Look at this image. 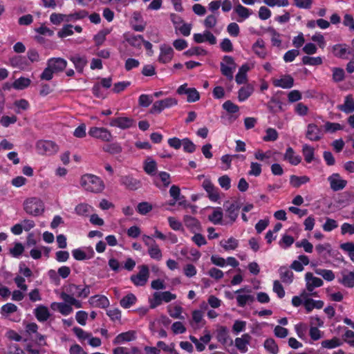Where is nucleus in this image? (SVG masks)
Wrapping results in <instances>:
<instances>
[{
    "label": "nucleus",
    "instance_id": "obj_1",
    "mask_svg": "<svg viewBox=\"0 0 354 354\" xmlns=\"http://www.w3.org/2000/svg\"><path fill=\"white\" fill-rule=\"evenodd\" d=\"M82 187L87 192L100 193L104 189V183L98 176L93 174L83 175L80 180Z\"/></svg>",
    "mask_w": 354,
    "mask_h": 354
},
{
    "label": "nucleus",
    "instance_id": "obj_2",
    "mask_svg": "<svg viewBox=\"0 0 354 354\" xmlns=\"http://www.w3.org/2000/svg\"><path fill=\"white\" fill-rule=\"evenodd\" d=\"M24 209L27 214L37 216L44 212V206L39 198H30L24 201Z\"/></svg>",
    "mask_w": 354,
    "mask_h": 354
},
{
    "label": "nucleus",
    "instance_id": "obj_3",
    "mask_svg": "<svg viewBox=\"0 0 354 354\" xmlns=\"http://www.w3.org/2000/svg\"><path fill=\"white\" fill-rule=\"evenodd\" d=\"M178 104V100L175 97H167L160 100L156 101L150 109V113L159 114L164 109L171 108Z\"/></svg>",
    "mask_w": 354,
    "mask_h": 354
},
{
    "label": "nucleus",
    "instance_id": "obj_4",
    "mask_svg": "<svg viewBox=\"0 0 354 354\" xmlns=\"http://www.w3.org/2000/svg\"><path fill=\"white\" fill-rule=\"evenodd\" d=\"M236 67V64L232 57L228 55L223 57V62L221 63V71L229 80L233 79V73Z\"/></svg>",
    "mask_w": 354,
    "mask_h": 354
},
{
    "label": "nucleus",
    "instance_id": "obj_5",
    "mask_svg": "<svg viewBox=\"0 0 354 354\" xmlns=\"http://www.w3.org/2000/svg\"><path fill=\"white\" fill-rule=\"evenodd\" d=\"M36 148L39 153L48 156L55 154L59 150V147L50 140L38 141L36 144Z\"/></svg>",
    "mask_w": 354,
    "mask_h": 354
},
{
    "label": "nucleus",
    "instance_id": "obj_6",
    "mask_svg": "<svg viewBox=\"0 0 354 354\" xmlns=\"http://www.w3.org/2000/svg\"><path fill=\"white\" fill-rule=\"evenodd\" d=\"M138 268V273L131 275L130 279L135 286H144L149 277V270L147 265H142Z\"/></svg>",
    "mask_w": 354,
    "mask_h": 354
},
{
    "label": "nucleus",
    "instance_id": "obj_7",
    "mask_svg": "<svg viewBox=\"0 0 354 354\" xmlns=\"http://www.w3.org/2000/svg\"><path fill=\"white\" fill-rule=\"evenodd\" d=\"M88 134L90 136L104 142H109L113 138L111 131L104 127H93L90 128Z\"/></svg>",
    "mask_w": 354,
    "mask_h": 354
},
{
    "label": "nucleus",
    "instance_id": "obj_8",
    "mask_svg": "<svg viewBox=\"0 0 354 354\" xmlns=\"http://www.w3.org/2000/svg\"><path fill=\"white\" fill-rule=\"evenodd\" d=\"M109 125L112 127L127 129L135 126V120L129 117L112 118L109 120Z\"/></svg>",
    "mask_w": 354,
    "mask_h": 354
},
{
    "label": "nucleus",
    "instance_id": "obj_9",
    "mask_svg": "<svg viewBox=\"0 0 354 354\" xmlns=\"http://www.w3.org/2000/svg\"><path fill=\"white\" fill-rule=\"evenodd\" d=\"M224 207H225L226 217L230 218L231 223H233L239 216L240 205L238 202L230 203L227 201L225 203Z\"/></svg>",
    "mask_w": 354,
    "mask_h": 354
},
{
    "label": "nucleus",
    "instance_id": "obj_10",
    "mask_svg": "<svg viewBox=\"0 0 354 354\" xmlns=\"http://www.w3.org/2000/svg\"><path fill=\"white\" fill-rule=\"evenodd\" d=\"M323 131L317 125L313 123L308 124L306 137L310 141H319L323 137Z\"/></svg>",
    "mask_w": 354,
    "mask_h": 354
},
{
    "label": "nucleus",
    "instance_id": "obj_11",
    "mask_svg": "<svg viewBox=\"0 0 354 354\" xmlns=\"http://www.w3.org/2000/svg\"><path fill=\"white\" fill-rule=\"evenodd\" d=\"M328 181L332 190L334 192L342 190L347 184L346 180L342 179L340 175L337 173L333 174L328 178Z\"/></svg>",
    "mask_w": 354,
    "mask_h": 354
},
{
    "label": "nucleus",
    "instance_id": "obj_12",
    "mask_svg": "<svg viewBox=\"0 0 354 354\" xmlns=\"http://www.w3.org/2000/svg\"><path fill=\"white\" fill-rule=\"evenodd\" d=\"M47 65L55 73H57L63 71L66 68L67 62L61 57H53L47 61Z\"/></svg>",
    "mask_w": 354,
    "mask_h": 354
},
{
    "label": "nucleus",
    "instance_id": "obj_13",
    "mask_svg": "<svg viewBox=\"0 0 354 354\" xmlns=\"http://www.w3.org/2000/svg\"><path fill=\"white\" fill-rule=\"evenodd\" d=\"M305 279L306 281V289L308 292H313L315 288L321 287L324 283L320 278L314 277L311 272H307L305 274Z\"/></svg>",
    "mask_w": 354,
    "mask_h": 354
},
{
    "label": "nucleus",
    "instance_id": "obj_14",
    "mask_svg": "<svg viewBox=\"0 0 354 354\" xmlns=\"http://www.w3.org/2000/svg\"><path fill=\"white\" fill-rule=\"evenodd\" d=\"M160 53L158 57V62L162 64H167L169 62L174 56L173 48L167 45H162L160 48Z\"/></svg>",
    "mask_w": 354,
    "mask_h": 354
},
{
    "label": "nucleus",
    "instance_id": "obj_15",
    "mask_svg": "<svg viewBox=\"0 0 354 354\" xmlns=\"http://www.w3.org/2000/svg\"><path fill=\"white\" fill-rule=\"evenodd\" d=\"M193 39L194 41L198 44L208 41L210 44L214 45L216 43V38L208 30H205L203 34L195 33L193 36Z\"/></svg>",
    "mask_w": 354,
    "mask_h": 354
},
{
    "label": "nucleus",
    "instance_id": "obj_16",
    "mask_svg": "<svg viewBox=\"0 0 354 354\" xmlns=\"http://www.w3.org/2000/svg\"><path fill=\"white\" fill-rule=\"evenodd\" d=\"M89 304L95 308H106L109 306V301L104 295H95L88 299Z\"/></svg>",
    "mask_w": 354,
    "mask_h": 354
},
{
    "label": "nucleus",
    "instance_id": "obj_17",
    "mask_svg": "<svg viewBox=\"0 0 354 354\" xmlns=\"http://www.w3.org/2000/svg\"><path fill=\"white\" fill-rule=\"evenodd\" d=\"M120 183L131 190H136L140 187V181L131 176H124L120 178Z\"/></svg>",
    "mask_w": 354,
    "mask_h": 354
},
{
    "label": "nucleus",
    "instance_id": "obj_18",
    "mask_svg": "<svg viewBox=\"0 0 354 354\" xmlns=\"http://www.w3.org/2000/svg\"><path fill=\"white\" fill-rule=\"evenodd\" d=\"M69 59L73 63L77 71L80 73H83L84 68L88 62L86 56L75 54L71 56Z\"/></svg>",
    "mask_w": 354,
    "mask_h": 354
},
{
    "label": "nucleus",
    "instance_id": "obj_19",
    "mask_svg": "<svg viewBox=\"0 0 354 354\" xmlns=\"http://www.w3.org/2000/svg\"><path fill=\"white\" fill-rule=\"evenodd\" d=\"M337 109L345 113H351L354 112V100L351 95H348L345 97L344 103L339 104L337 106Z\"/></svg>",
    "mask_w": 354,
    "mask_h": 354
},
{
    "label": "nucleus",
    "instance_id": "obj_20",
    "mask_svg": "<svg viewBox=\"0 0 354 354\" xmlns=\"http://www.w3.org/2000/svg\"><path fill=\"white\" fill-rule=\"evenodd\" d=\"M205 190L208 193L209 198L212 201H217L219 198L216 188L209 179H205L202 185Z\"/></svg>",
    "mask_w": 354,
    "mask_h": 354
},
{
    "label": "nucleus",
    "instance_id": "obj_21",
    "mask_svg": "<svg viewBox=\"0 0 354 354\" xmlns=\"http://www.w3.org/2000/svg\"><path fill=\"white\" fill-rule=\"evenodd\" d=\"M251 340V336L249 334H243L241 337H237L235 339V345L237 348L242 353L248 351V345Z\"/></svg>",
    "mask_w": 354,
    "mask_h": 354
},
{
    "label": "nucleus",
    "instance_id": "obj_22",
    "mask_svg": "<svg viewBox=\"0 0 354 354\" xmlns=\"http://www.w3.org/2000/svg\"><path fill=\"white\" fill-rule=\"evenodd\" d=\"M35 315L38 321L44 322L48 320L50 314L46 306L40 305L35 309Z\"/></svg>",
    "mask_w": 354,
    "mask_h": 354
},
{
    "label": "nucleus",
    "instance_id": "obj_23",
    "mask_svg": "<svg viewBox=\"0 0 354 354\" xmlns=\"http://www.w3.org/2000/svg\"><path fill=\"white\" fill-rule=\"evenodd\" d=\"M183 221L186 227L193 232L201 230L200 222L194 217L185 215L183 218Z\"/></svg>",
    "mask_w": 354,
    "mask_h": 354
},
{
    "label": "nucleus",
    "instance_id": "obj_24",
    "mask_svg": "<svg viewBox=\"0 0 354 354\" xmlns=\"http://www.w3.org/2000/svg\"><path fill=\"white\" fill-rule=\"evenodd\" d=\"M10 63L12 66L19 69H25L29 65L26 57L21 55H16L10 58Z\"/></svg>",
    "mask_w": 354,
    "mask_h": 354
},
{
    "label": "nucleus",
    "instance_id": "obj_25",
    "mask_svg": "<svg viewBox=\"0 0 354 354\" xmlns=\"http://www.w3.org/2000/svg\"><path fill=\"white\" fill-rule=\"evenodd\" d=\"M273 84L283 88H290L294 84V79L290 75H286L279 80H274Z\"/></svg>",
    "mask_w": 354,
    "mask_h": 354
},
{
    "label": "nucleus",
    "instance_id": "obj_26",
    "mask_svg": "<svg viewBox=\"0 0 354 354\" xmlns=\"http://www.w3.org/2000/svg\"><path fill=\"white\" fill-rule=\"evenodd\" d=\"M279 275L282 282L285 283H291L293 280V272L285 266L279 268Z\"/></svg>",
    "mask_w": 354,
    "mask_h": 354
},
{
    "label": "nucleus",
    "instance_id": "obj_27",
    "mask_svg": "<svg viewBox=\"0 0 354 354\" xmlns=\"http://www.w3.org/2000/svg\"><path fill=\"white\" fill-rule=\"evenodd\" d=\"M284 159L288 160L290 164L293 165H297L301 160V158L299 156L295 154V151L292 147H288L286 149V153L284 155Z\"/></svg>",
    "mask_w": 354,
    "mask_h": 354
},
{
    "label": "nucleus",
    "instance_id": "obj_28",
    "mask_svg": "<svg viewBox=\"0 0 354 354\" xmlns=\"http://www.w3.org/2000/svg\"><path fill=\"white\" fill-rule=\"evenodd\" d=\"M307 312H310L314 308L321 309L324 306V302L321 300L315 301L313 299H306L304 302Z\"/></svg>",
    "mask_w": 354,
    "mask_h": 354
},
{
    "label": "nucleus",
    "instance_id": "obj_29",
    "mask_svg": "<svg viewBox=\"0 0 354 354\" xmlns=\"http://www.w3.org/2000/svg\"><path fill=\"white\" fill-rule=\"evenodd\" d=\"M339 282L344 285L345 287H354V272L342 273V278L339 279Z\"/></svg>",
    "mask_w": 354,
    "mask_h": 354
},
{
    "label": "nucleus",
    "instance_id": "obj_30",
    "mask_svg": "<svg viewBox=\"0 0 354 354\" xmlns=\"http://www.w3.org/2000/svg\"><path fill=\"white\" fill-rule=\"evenodd\" d=\"M252 50L254 53L261 58H264L266 55V52L264 48V41L259 39L252 46Z\"/></svg>",
    "mask_w": 354,
    "mask_h": 354
},
{
    "label": "nucleus",
    "instance_id": "obj_31",
    "mask_svg": "<svg viewBox=\"0 0 354 354\" xmlns=\"http://www.w3.org/2000/svg\"><path fill=\"white\" fill-rule=\"evenodd\" d=\"M137 301L136 297L133 293H129L120 301V306L124 308H129Z\"/></svg>",
    "mask_w": 354,
    "mask_h": 354
},
{
    "label": "nucleus",
    "instance_id": "obj_32",
    "mask_svg": "<svg viewBox=\"0 0 354 354\" xmlns=\"http://www.w3.org/2000/svg\"><path fill=\"white\" fill-rule=\"evenodd\" d=\"M302 153L304 160L308 163L311 162L314 160L315 149L313 147L307 144L303 145Z\"/></svg>",
    "mask_w": 354,
    "mask_h": 354
},
{
    "label": "nucleus",
    "instance_id": "obj_33",
    "mask_svg": "<svg viewBox=\"0 0 354 354\" xmlns=\"http://www.w3.org/2000/svg\"><path fill=\"white\" fill-rule=\"evenodd\" d=\"M148 253L151 258L160 260L162 258V252L156 241L151 243L149 248H148Z\"/></svg>",
    "mask_w": 354,
    "mask_h": 354
},
{
    "label": "nucleus",
    "instance_id": "obj_34",
    "mask_svg": "<svg viewBox=\"0 0 354 354\" xmlns=\"http://www.w3.org/2000/svg\"><path fill=\"white\" fill-rule=\"evenodd\" d=\"M310 178L306 176H297L295 175L290 176V183L295 187H299L301 185L308 183Z\"/></svg>",
    "mask_w": 354,
    "mask_h": 354
},
{
    "label": "nucleus",
    "instance_id": "obj_35",
    "mask_svg": "<svg viewBox=\"0 0 354 354\" xmlns=\"http://www.w3.org/2000/svg\"><path fill=\"white\" fill-rule=\"evenodd\" d=\"M223 216V214L221 208L217 207L214 209L213 212L208 216V218L211 222L216 225L221 223Z\"/></svg>",
    "mask_w": 354,
    "mask_h": 354
},
{
    "label": "nucleus",
    "instance_id": "obj_36",
    "mask_svg": "<svg viewBox=\"0 0 354 354\" xmlns=\"http://www.w3.org/2000/svg\"><path fill=\"white\" fill-rule=\"evenodd\" d=\"M144 39L142 35H129L126 41L133 47L140 48Z\"/></svg>",
    "mask_w": 354,
    "mask_h": 354
},
{
    "label": "nucleus",
    "instance_id": "obj_37",
    "mask_svg": "<svg viewBox=\"0 0 354 354\" xmlns=\"http://www.w3.org/2000/svg\"><path fill=\"white\" fill-rule=\"evenodd\" d=\"M135 333L133 331H128L119 334L115 338L114 342L120 344L124 342H129L135 338Z\"/></svg>",
    "mask_w": 354,
    "mask_h": 354
},
{
    "label": "nucleus",
    "instance_id": "obj_38",
    "mask_svg": "<svg viewBox=\"0 0 354 354\" xmlns=\"http://www.w3.org/2000/svg\"><path fill=\"white\" fill-rule=\"evenodd\" d=\"M236 301L239 306L244 307L247 304L253 303L254 297L251 295H238Z\"/></svg>",
    "mask_w": 354,
    "mask_h": 354
},
{
    "label": "nucleus",
    "instance_id": "obj_39",
    "mask_svg": "<svg viewBox=\"0 0 354 354\" xmlns=\"http://www.w3.org/2000/svg\"><path fill=\"white\" fill-rule=\"evenodd\" d=\"M60 297L66 302L69 304L71 306H74L75 307L80 308H82V302L75 297L66 295L64 292H62L60 294Z\"/></svg>",
    "mask_w": 354,
    "mask_h": 354
},
{
    "label": "nucleus",
    "instance_id": "obj_40",
    "mask_svg": "<svg viewBox=\"0 0 354 354\" xmlns=\"http://www.w3.org/2000/svg\"><path fill=\"white\" fill-rule=\"evenodd\" d=\"M103 150L105 152L114 155L121 153L122 148L119 143L113 142L104 146Z\"/></svg>",
    "mask_w": 354,
    "mask_h": 354
},
{
    "label": "nucleus",
    "instance_id": "obj_41",
    "mask_svg": "<svg viewBox=\"0 0 354 354\" xmlns=\"http://www.w3.org/2000/svg\"><path fill=\"white\" fill-rule=\"evenodd\" d=\"M341 344L342 341L337 337H333L330 339H326L322 342V346L328 349L337 348Z\"/></svg>",
    "mask_w": 354,
    "mask_h": 354
},
{
    "label": "nucleus",
    "instance_id": "obj_42",
    "mask_svg": "<svg viewBox=\"0 0 354 354\" xmlns=\"http://www.w3.org/2000/svg\"><path fill=\"white\" fill-rule=\"evenodd\" d=\"M81 286L75 285L74 283H70L68 286H64V289L66 295H71L73 297H79L80 292H81Z\"/></svg>",
    "mask_w": 354,
    "mask_h": 354
},
{
    "label": "nucleus",
    "instance_id": "obj_43",
    "mask_svg": "<svg viewBox=\"0 0 354 354\" xmlns=\"http://www.w3.org/2000/svg\"><path fill=\"white\" fill-rule=\"evenodd\" d=\"M264 348L268 352L272 354H277L279 352V347L272 338L267 339L265 341Z\"/></svg>",
    "mask_w": 354,
    "mask_h": 354
},
{
    "label": "nucleus",
    "instance_id": "obj_44",
    "mask_svg": "<svg viewBox=\"0 0 354 354\" xmlns=\"http://www.w3.org/2000/svg\"><path fill=\"white\" fill-rule=\"evenodd\" d=\"M220 244L225 250H231L238 247L239 241L234 237H230L227 241H221Z\"/></svg>",
    "mask_w": 354,
    "mask_h": 354
},
{
    "label": "nucleus",
    "instance_id": "obj_45",
    "mask_svg": "<svg viewBox=\"0 0 354 354\" xmlns=\"http://www.w3.org/2000/svg\"><path fill=\"white\" fill-rule=\"evenodd\" d=\"M347 52L346 44H336L333 46V53L337 57L345 58Z\"/></svg>",
    "mask_w": 354,
    "mask_h": 354
},
{
    "label": "nucleus",
    "instance_id": "obj_46",
    "mask_svg": "<svg viewBox=\"0 0 354 354\" xmlns=\"http://www.w3.org/2000/svg\"><path fill=\"white\" fill-rule=\"evenodd\" d=\"M30 80L26 77H19L12 84L13 88L17 90H23L30 84Z\"/></svg>",
    "mask_w": 354,
    "mask_h": 354
},
{
    "label": "nucleus",
    "instance_id": "obj_47",
    "mask_svg": "<svg viewBox=\"0 0 354 354\" xmlns=\"http://www.w3.org/2000/svg\"><path fill=\"white\" fill-rule=\"evenodd\" d=\"M253 92L252 86L248 85L246 86L241 87L239 91V100L240 101H244L248 98Z\"/></svg>",
    "mask_w": 354,
    "mask_h": 354
},
{
    "label": "nucleus",
    "instance_id": "obj_48",
    "mask_svg": "<svg viewBox=\"0 0 354 354\" xmlns=\"http://www.w3.org/2000/svg\"><path fill=\"white\" fill-rule=\"evenodd\" d=\"M110 33V30L108 29H104L100 30L97 35L94 36V41L96 46H99L102 45L106 39V36Z\"/></svg>",
    "mask_w": 354,
    "mask_h": 354
},
{
    "label": "nucleus",
    "instance_id": "obj_49",
    "mask_svg": "<svg viewBox=\"0 0 354 354\" xmlns=\"http://www.w3.org/2000/svg\"><path fill=\"white\" fill-rule=\"evenodd\" d=\"M302 62L305 65L317 66L322 64V59L320 57L304 56L302 58Z\"/></svg>",
    "mask_w": 354,
    "mask_h": 354
},
{
    "label": "nucleus",
    "instance_id": "obj_50",
    "mask_svg": "<svg viewBox=\"0 0 354 354\" xmlns=\"http://www.w3.org/2000/svg\"><path fill=\"white\" fill-rule=\"evenodd\" d=\"M315 273L322 276L325 280L331 281L335 279V274L330 270L316 269Z\"/></svg>",
    "mask_w": 354,
    "mask_h": 354
},
{
    "label": "nucleus",
    "instance_id": "obj_51",
    "mask_svg": "<svg viewBox=\"0 0 354 354\" xmlns=\"http://www.w3.org/2000/svg\"><path fill=\"white\" fill-rule=\"evenodd\" d=\"M235 12L242 19H245L249 17L251 12H250V10L244 6H243L241 4L239 3L235 8H234Z\"/></svg>",
    "mask_w": 354,
    "mask_h": 354
},
{
    "label": "nucleus",
    "instance_id": "obj_52",
    "mask_svg": "<svg viewBox=\"0 0 354 354\" xmlns=\"http://www.w3.org/2000/svg\"><path fill=\"white\" fill-rule=\"evenodd\" d=\"M91 207L87 203H80L75 208V212L80 216H87Z\"/></svg>",
    "mask_w": 354,
    "mask_h": 354
},
{
    "label": "nucleus",
    "instance_id": "obj_53",
    "mask_svg": "<svg viewBox=\"0 0 354 354\" xmlns=\"http://www.w3.org/2000/svg\"><path fill=\"white\" fill-rule=\"evenodd\" d=\"M207 51L204 49H203L201 47L196 46L193 47L187 50V51L184 52L183 55L187 56V57H192L194 55H206Z\"/></svg>",
    "mask_w": 354,
    "mask_h": 354
},
{
    "label": "nucleus",
    "instance_id": "obj_54",
    "mask_svg": "<svg viewBox=\"0 0 354 354\" xmlns=\"http://www.w3.org/2000/svg\"><path fill=\"white\" fill-rule=\"evenodd\" d=\"M297 248H303L304 251L308 253H311L313 250V245L307 239H302L295 243Z\"/></svg>",
    "mask_w": 354,
    "mask_h": 354
},
{
    "label": "nucleus",
    "instance_id": "obj_55",
    "mask_svg": "<svg viewBox=\"0 0 354 354\" xmlns=\"http://www.w3.org/2000/svg\"><path fill=\"white\" fill-rule=\"evenodd\" d=\"M183 308L181 306H176L174 307H168V313L169 315L175 319H183L181 316Z\"/></svg>",
    "mask_w": 354,
    "mask_h": 354
},
{
    "label": "nucleus",
    "instance_id": "obj_56",
    "mask_svg": "<svg viewBox=\"0 0 354 354\" xmlns=\"http://www.w3.org/2000/svg\"><path fill=\"white\" fill-rule=\"evenodd\" d=\"M344 71L341 68H333V80L335 82H339L344 80Z\"/></svg>",
    "mask_w": 354,
    "mask_h": 354
},
{
    "label": "nucleus",
    "instance_id": "obj_57",
    "mask_svg": "<svg viewBox=\"0 0 354 354\" xmlns=\"http://www.w3.org/2000/svg\"><path fill=\"white\" fill-rule=\"evenodd\" d=\"M182 145L185 152L193 153L196 150V145L189 138H184L182 140Z\"/></svg>",
    "mask_w": 354,
    "mask_h": 354
},
{
    "label": "nucleus",
    "instance_id": "obj_58",
    "mask_svg": "<svg viewBox=\"0 0 354 354\" xmlns=\"http://www.w3.org/2000/svg\"><path fill=\"white\" fill-rule=\"evenodd\" d=\"M106 315L113 322H120L121 311L118 308L109 309L106 311Z\"/></svg>",
    "mask_w": 354,
    "mask_h": 354
},
{
    "label": "nucleus",
    "instance_id": "obj_59",
    "mask_svg": "<svg viewBox=\"0 0 354 354\" xmlns=\"http://www.w3.org/2000/svg\"><path fill=\"white\" fill-rule=\"evenodd\" d=\"M66 19L67 15L59 13H53L50 17V22L55 25H59L62 21H66Z\"/></svg>",
    "mask_w": 354,
    "mask_h": 354
},
{
    "label": "nucleus",
    "instance_id": "obj_60",
    "mask_svg": "<svg viewBox=\"0 0 354 354\" xmlns=\"http://www.w3.org/2000/svg\"><path fill=\"white\" fill-rule=\"evenodd\" d=\"M266 133V134L263 137V140L266 142L275 141L278 138V133L274 129L268 128Z\"/></svg>",
    "mask_w": 354,
    "mask_h": 354
},
{
    "label": "nucleus",
    "instance_id": "obj_61",
    "mask_svg": "<svg viewBox=\"0 0 354 354\" xmlns=\"http://www.w3.org/2000/svg\"><path fill=\"white\" fill-rule=\"evenodd\" d=\"M324 128L326 132L335 133L337 131L342 130V126L339 123L326 122Z\"/></svg>",
    "mask_w": 354,
    "mask_h": 354
},
{
    "label": "nucleus",
    "instance_id": "obj_62",
    "mask_svg": "<svg viewBox=\"0 0 354 354\" xmlns=\"http://www.w3.org/2000/svg\"><path fill=\"white\" fill-rule=\"evenodd\" d=\"M338 226L337 223L335 220L326 218L325 223L323 225V230L326 232H330L333 230L337 228Z\"/></svg>",
    "mask_w": 354,
    "mask_h": 354
},
{
    "label": "nucleus",
    "instance_id": "obj_63",
    "mask_svg": "<svg viewBox=\"0 0 354 354\" xmlns=\"http://www.w3.org/2000/svg\"><path fill=\"white\" fill-rule=\"evenodd\" d=\"M152 97L146 94H142L140 95L138 99V104L140 106L142 107L149 106L152 103Z\"/></svg>",
    "mask_w": 354,
    "mask_h": 354
},
{
    "label": "nucleus",
    "instance_id": "obj_64",
    "mask_svg": "<svg viewBox=\"0 0 354 354\" xmlns=\"http://www.w3.org/2000/svg\"><path fill=\"white\" fill-rule=\"evenodd\" d=\"M294 241V238L292 236L285 234L283 236L279 244L282 248H289Z\"/></svg>",
    "mask_w": 354,
    "mask_h": 354
}]
</instances>
